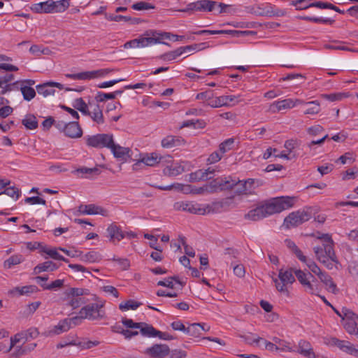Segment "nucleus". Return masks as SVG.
<instances>
[{
  "mask_svg": "<svg viewBox=\"0 0 358 358\" xmlns=\"http://www.w3.org/2000/svg\"><path fill=\"white\" fill-rule=\"evenodd\" d=\"M294 206V198L290 196L276 197L270 201L250 210L245 215V219L258 221L275 213H278Z\"/></svg>",
  "mask_w": 358,
  "mask_h": 358,
  "instance_id": "1",
  "label": "nucleus"
},
{
  "mask_svg": "<svg viewBox=\"0 0 358 358\" xmlns=\"http://www.w3.org/2000/svg\"><path fill=\"white\" fill-rule=\"evenodd\" d=\"M334 245H319L313 248V252L317 260L322 264L327 269H333L334 264H340L339 260L334 249ZM336 268L337 266H335Z\"/></svg>",
  "mask_w": 358,
  "mask_h": 358,
  "instance_id": "2",
  "label": "nucleus"
},
{
  "mask_svg": "<svg viewBox=\"0 0 358 358\" xmlns=\"http://www.w3.org/2000/svg\"><path fill=\"white\" fill-rule=\"evenodd\" d=\"M69 0L57 1L48 0L33 4L31 6V10L36 13H62L65 11L69 7Z\"/></svg>",
  "mask_w": 358,
  "mask_h": 358,
  "instance_id": "3",
  "label": "nucleus"
},
{
  "mask_svg": "<svg viewBox=\"0 0 358 358\" xmlns=\"http://www.w3.org/2000/svg\"><path fill=\"white\" fill-rule=\"evenodd\" d=\"M104 301L92 303L83 306L79 313L82 317L89 320H100L105 317Z\"/></svg>",
  "mask_w": 358,
  "mask_h": 358,
  "instance_id": "4",
  "label": "nucleus"
},
{
  "mask_svg": "<svg viewBox=\"0 0 358 358\" xmlns=\"http://www.w3.org/2000/svg\"><path fill=\"white\" fill-rule=\"evenodd\" d=\"M312 217L310 208H305L289 214L284 220L283 225L289 229L297 227L303 222L308 221Z\"/></svg>",
  "mask_w": 358,
  "mask_h": 358,
  "instance_id": "5",
  "label": "nucleus"
},
{
  "mask_svg": "<svg viewBox=\"0 0 358 358\" xmlns=\"http://www.w3.org/2000/svg\"><path fill=\"white\" fill-rule=\"evenodd\" d=\"M86 145L95 148H109L113 143V136L109 134H98L92 136H87L85 138Z\"/></svg>",
  "mask_w": 358,
  "mask_h": 358,
  "instance_id": "6",
  "label": "nucleus"
},
{
  "mask_svg": "<svg viewBox=\"0 0 358 358\" xmlns=\"http://www.w3.org/2000/svg\"><path fill=\"white\" fill-rule=\"evenodd\" d=\"M217 1L210 0H199L190 3L185 9L180 10V12L196 11H214L216 10Z\"/></svg>",
  "mask_w": 358,
  "mask_h": 358,
  "instance_id": "7",
  "label": "nucleus"
},
{
  "mask_svg": "<svg viewBox=\"0 0 358 358\" xmlns=\"http://www.w3.org/2000/svg\"><path fill=\"white\" fill-rule=\"evenodd\" d=\"M343 313L345 317V319L343 320L344 322L343 324L345 329L350 334H355L358 336V328L356 322V319H358V316L346 308H343Z\"/></svg>",
  "mask_w": 358,
  "mask_h": 358,
  "instance_id": "8",
  "label": "nucleus"
},
{
  "mask_svg": "<svg viewBox=\"0 0 358 358\" xmlns=\"http://www.w3.org/2000/svg\"><path fill=\"white\" fill-rule=\"evenodd\" d=\"M294 273L300 283L306 287L310 294H315L316 292L319 291V288L314 287L313 282L315 278L311 273L308 272L306 273L301 270H296L294 271Z\"/></svg>",
  "mask_w": 358,
  "mask_h": 358,
  "instance_id": "9",
  "label": "nucleus"
},
{
  "mask_svg": "<svg viewBox=\"0 0 358 358\" xmlns=\"http://www.w3.org/2000/svg\"><path fill=\"white\" fill-rule=\"evenodd\" d=\"M174 208L197 215H205L206 213V208L201 207V204L192 201H177L174 203Z\"/></svg>",
  "mask_w": 358,
  "mask_h": 358,
  "instance_id": "10",
  "label": "nucleus"
},
{
  "mask_svg": "<svg viewBox=\"0 0 358 358\" xmlns=\"http://www.w3.org/2000/svg\"><path fill=\"white\" fill-rule=\"evenodd\" d=\"M145 353L151 358H164L170 353V348L166 344H155L147 348Z\"/></svg>",
  "mask_w": 358,
  "mask_h": 358,
  "instance_id": "11",
  "label": "nucleus"
},
{
  "mask_svg": "<svg viewBox=\"0 0 358 358\" xmlns=\"http://www.w3.org/2000/svg\"><path fill=\"white\" fill-rule=\"evenodd\" d=\"M296 103H301L302 101L299 99H296L294 101L292 99H286L281 101H274L272 104H271L269 107V110L271 113H277L282 110L285 109H290L294 108Z\"/></svg>",
  "mask_w": 358,
  "mask_h": 358,
  "instance_id": "12",
  "label": "nucleus"
},
{
  "mask_svg": "<svg viewBox=\"0 0 358 358\" xmlns=\"http://www.w3.org/2000/svg\"><path fill=\"white\" fill-rule=\"evenodd\" d=\"M106 232L110 241L113 243L119 242L125 237L124 231L115 223H112L108 227Z\"/></svg>",
  "mask_w": 358,
  "mask_h": 358,
  "instance_id": "13",
  "label": "nucleus"
},
{
  "mask_svg": "<svg viewBox=\"0 0 358 358\" xmlns=\"http://www.w3.org/2000/svg\"><path fill=\"white\" fill-rule=\"evenodd\" d=\"M240 97V96H234V95H223L220 96H215V99L210 103V106L212 108H219L222 106H229V102L238 103L240 101L237 100V99Z\"/></svg>",
  "mask_w": 358,
  "mask_h": 358,
  "instance_id": "14",
  "label": "nucleus"
},
{
  "mask_svg": "<svg viewBox=\"0 0 358 358\" xmlns=\"http://www.w3.org/2000/svg\"><path fill=\"white\" fill-rule=\"evenodd\" d=\"M71 326L68 319L61 320L58 324L54 326L51 329L45 331L42 334L46 337L59 335L63 332L67 331Z\"/></svg>",
  "mask_w": 358,
  "mask_h": 358,
  "instance_id": "15",
  "label": "nucleus"
},
{
  "mask_svg": "<svg viewBox=\"0 0 358 358\" xmlns=\"http://www.w3.org/2000/svg\"><path fill=\"white\" fill-rule=\"evenodd\" d=\"M109 149L113 152L114 157L124 161H127L128 157H131L130 152L131 150L129 148L122 147L118 144H115L114 140L110 145Z\"/></svg>",
  "mask_w": 358,
  "mask_h": 358,
  "instance_id": "16",
  "label": "nucleus"
},
{
  "mask_svg": "<svg viewBox=\"0 0 358 358\" xmlns=\"http://www.w3.org/2000/svg\"><path fill=\"white\" fill-rule=\"evenodd\" d=\"M162 146L164 148L171 149L185 144V141L178 136L169 135L162 140Z\"/></svg>",
  "mask_w": 358,
  "mask_h": 358,
  "instance_id": "17",
  "label": "nucleus"
},
{
  "mask_svg": "<svg viewBox=\"0 0 358 358\" xmlns=\"http://www.w3.org/2000/svg\"><path fill=\"white\" fill-rule=\"evenodd\" d=\"M64 134L71 138H80L83 135V130L78 122H70L67 123Z\"/></svg>",
  "mask_w": 358,
  "mask_h": 358,
  "instance_id": "18",
  "label": "nucleus"
},
{
  "mask_svg": "<svg viewBox=\"0 0 358 358\" xmlns=\"http://www.w3.org/2000/svg\"><path fill=\"white\" fill-rule=\"evenodd\" d=\"M162 159V157L156 152H152L150 155H146L134 164V169H136V166L140 165L141 163L144 164L145 166H154L159 163Z\"/></svg>",
  "mask_w": 358,
  "mask_h": 358,
  "instance_id": "19",
  "label": "nucleus"
},
{
  "mask_svg": "<svg viewBox=\"0 0 358 358\" xmlns=\"http://www.w3.org/2000/svg\"><path fill=\"white\" fill-rule=\"evenodd\" d=\"M78 211L81 213L82 214H86V215H97L100 214L103 216L106 215V210L103 208L102 207L94 205V204H89V205H80L78 207Z\"/></svg>",
  "mask_w": 358,
  "mask_h": 358,
  "instance_id": "20",
  "label": "nucleus"
},
{
  "mask_svg": "<svg viewBox=\"0 0 358 358\" xmlns=\"http://www.w3.org/2000/svg\"><path fill=\"white\" fill-rule=\"evenodd\" d=\"M298 346H299V350L297 352L299 354L303 355L304 357H308V358H310V357L317 358V355H316L314 353L313 350L311 348V345L308 341H305V340H301L299 342Z\"/></svg>",
  "mask_w": 358,
  "mask_h": 358,
  "instance_id": "21",
  "label": "nucleus"
},
{
  "mask_svg": "<svg viewBox=\"0 0 358 358\" xmlns=\"http://www.w3.org/2000/svg\"><path fill=\"white\" fill-rule=\"evenodd\" d=\"M105 17L109 21L120 22L124 20L131 24H138L141 22L140 18L131 17L129 15H114V14H105Z\"/></svg>",
  "mask_w": 358,
  "mask_h": 358,
  "instance_id": "22",
  "label": "nucleus"
},
{
  "mask_svg": "<svg viewBox=\"0 0 358 358\" xmlns=\"http://www.w3.org/2000/svg\"><path fill=\"white\" fill-rule=\"evenodd\" d=\"M317 276L321 282L328 287L327 289L329 292L334 294H336L338 292L336 283L333 281V278L327 273L322 271Z\"/></svg>",
  "mask_w": 358,
  "mask_h": 358,
  "instance_id": "23",
  "label": "nucleus"
},
{
  "mask_svg": "<svg viewBox=\"0 0 358 358\" xmlns=\"http://www.w3.org/2000/svg\"><path fill=\"white\" fill-rule=\"evenodd\" d=\"M59 268L55 263L52 261H47L41 264H38L34 268V274H39L44 271H54Z\"/></svg>",
  "mask_w": 358,
  "mask_h": 358,
  "instance_id": "24",
  "label": "nucleus"
},
{
  "mask_svg": "<svg viewBox=\"0 0 358 358\" xmlns=\"http://www.w3.org/2000/svg\"><path fill=\"white\" fill-rule=\"evenodd\" d=\"M252 31H240V30H213V34H228L234 38H239L254 34Z\"/></svg>",
  "mask_w": 358,
  "mask_h": 358,
  "instance_id": "25",
  "label": "nucleus"
},
{
  "mask_svg": "<svg viewBox=\"0 0 358 358\" xmlns=\"http://www.w3.org/2000/svg\"><path fill=\"white\" fill-rule=\"evenodd\" d=\"M36 89L38 94H42L44 97L52 96L55 92V90L52 85L50 81L36 85Z\"/></svg>",
  "mask_w": 358,
  "mask_h": 358,
  "instance_id": "26",
  "label": "nucleus"
},
{
  "mask_svg": "<svg viewBox=\"0 0 358 358\" xmlns=\"http://www.w3.org/2000/svg\"><path fill=\"white\" fill-rule=\"evenodd\" d=\"M141 324H143L139 329L143 336L147 337H157V336L160 334V331L157 330L152 325L145 322H141Z\"/></svg>",
  "mask_w": 358,
  "mask_h": 358,
  "instance_id": "27",
  "label": "nucleus"
},
{
  "mask_svg": "<svg viewBox=\"0 0 358 358\" xmlns=\"http://www.w3.org/2000/svg\"><path fill=\"white\" fill-rule=\"evenodd\" d=\"M80 259L84 262H98L101 260V255L96 251H90L86 254H83V252H81Z\"/></svg>",
  "mask_w": 358,
  "mask_h": 358,
  "instance_id": "28",
  "label": "nucleus"
},
{
  "mask_svg": "<svg viewBox=\"0 0 358 358\" xmlns=\"http://www.w3.org/2000/svg\"><path fill=\"white\" fill-rule=\"evenodd\" d=\"M293 271L292 268H290L289 270L283 271L282 269H280L279 271L278 278L282 282L288 284V283H293L295 281L294 276L293 275Z\"/></svg>",
  "mask_w": 358,
  "mask_h": 358,
  "instance_id": "29",
  "label": "nucleus"
},
{
  "mask_svg": "<svg viewBox=\"0 0 358 358\" xmlns=\"http://www.w3.org/2000/svg\"><path fill=\"white\" fill-rule=\"evenodd\" d=\"M271 5L270 3L262 4L252 8V13L259 16H268L271 13Z\"/></svg>",
  "mask_w": 358,
  "mask_h": 358,
  "instance_id": "30",
  "label": "nucleus"
},
{
  "mask_svg": "<svg viewBox=\"0 0 358 358\" xmlns=\"http://www.w3.org/2000/svg\"><path fill=\"white\" fill-rule=\"evenodd\" d=\"M152 43H162L166 45L170 46V44L166 42H164V40H170L171 39V33L169 32H154L152 36Z\"/></svg>",
  "mask_w": 358,
  "mask_h": 358,
  "instance_id": "31",
  "label": "nucleus"
},
{
  "mask_svg": "<svg viewBox=\"0 0 358 358\" xmlns=\"http://www.w3.org/2000/svg\"><path fill=\"white\" fill-rule=\"evenodd\" d=\"M22 124L27 129L31 130L36 129L38 126L36 117L32 114L27 115L22 120Z\"/></svg>",
  "mask_w": 358,
  "mask_h": 358,
  "instance_id": "32",
  "label": "nucleus"
},
{
  "mask_svg": "<svg viewBox=\"0 0 358 358\" xmlns=\"http://www.w3.org/2000/svg\"><path fill=\"white\" fill-rule=\"evenodd\" d=\"M184 169L178 164H171L164 169L163 173L165 176H176L182 173Z\"/></svg>",
  "mask_w": 358,
  "mask_h": 358,
  "instance_id": "33",
  "label": "nucleus"
},
{
  "mask_svg": "<svg viewBox=\"0 0 358 358\" xmlns=\"http://www.w3.org/2000/svg\"><path fill=\"white\" fill-rule=\"evenodd\" d=\"M219 178L222 180V182L220 181V191L231 189L236 183V179L232 178L231 176L220 177Z\"/></svg>",
  "mask_w": 358,
  "mask_h": 358,
  "instance_id": "34",
  "label": "nucleus"
},
{
  "mask_svg": "<svg viewBox=\"0 0 358 358\" xmlns=\"http://www.w3.org/2000/svg\"><path fill=\"white\" fill-rule=\"evenodd\" d=\"M203 325L201 323H193L187 327L186 333L190 336L197 338L201 335Z\"/></svg>",
  "mask_w": 358,
  "mask_h": 358,
  "instance_id": "35",
  "label": "nucleus"
},
{
  "mask_svg": "<svg viewBox=\"0 0 358 358\" xmlns=\"http://www.w3.org/2000/svg\"><path fill=\"white\" fill-rule=\"evenodd\" d=\"M19 90L21 91L24 99L27 101H31L36 96V91L31 87L20 84Z\"/></svg>",
  "mask_w": 358,
  "mask_h": 358,
  "instance_id": "36",
  "label": "nucleus"
},
{
  "mask_svg": "<svg viewBox=\"0 0 358 358\" xmlns=\"http://www.w3.org/2000/svg\"><path fill=\"white\" fill-rule=\"evenodd\" d=\"M215 99V94L213 90H208L205 92L198 93L196 96V99L202 100L206 103V105L210 106V103Z\"/></svg>",
  "mask_w": 358,
  "mask_h": 358,
  "instance_id": "37",
  "label": "nucleus"
},
{
  "mask_svg": "<svg viewBox=\"0 0 358 358\" xmlns=\"http://www.w3.org/2000/svg\"><path fill=\"white\" fill-rule=\"evenodd\" d=\"M38 290V287L36 285H27L21 287H16L11 291V292H17L19 295H27L31 293L36 292Z\"/></svg>",
  "mask_w": 358,
  "mask_h": 358,
  "instance_id": "38",
  "label": "nucleus"
},
{
  "mask_svg": "<svg viewBox=\"0 0 358 358\" xmlns=\"http://www.w3.org/2000/svg\"><path fill=\"white\" fill-rule=\"evenodd\" d=\"M73 107L78 110L82 114L88 115L90 114V111L88 108V105L84 101L82 98L76 99L74 101Z\"/></svg>",
  "mask_w": 358,
  "mask_h": 358,
  "instance_id": "39",
  "label": "nucleus"
},
{
  "mask_svg": "<svg viewBox=\"0 0 358 358\" xmlns=\"http://www.w3.org/2000/svg\"><path fill=\"white\" fill-rule=\"evenodd\" d=\"M141 305H142L141 303L136 301L134 300L130 299V300H128V301H125L124 303H121L119 305V308L122 311H126V310H128L129 309L136 310L139 306H141Z\"/></svg>",
  "mask_w": 358,
  "mask_h": 358,
  "instance_id": "40",
  "label": "nucleus"
},
{
  "mask_svg": "<svg viewBox=\"0 0 358 358\" xmlns=\"http://www.w3.org/2000/svg\"><path fill=\"white\" fill-rule=\"evenodd\" d=\"M211 178V176H207V173L203 171V169H199L190 174V180L192 181L208 180Z\"/></svg>",
  "mask_w": 358,
  "mask_h": 358,
  "instance_id": "41",
  "label": "nucleus"
},
{
  "mask_svg": "<svg viewBox=\"0 0 358 358\" xmlns=\"http://www.w3.org/2000/svg\"><path fill=\"white\" fill-rule=\"evenodd\" d=\"M234 188V192L238 195L249 194V188L247 187V184L243 183V180H236V183Z\"/></svg>",
  "mask_w": 358,
  "mask_h": 358,
  "instance_id": "42",
  "label": "nucleus"
},
{
  "mask_svg": "<svg viewBox=\"0 0 358 358\" xmlns=\"http://www.w3.org/2000/svg\"><path fill=\"white\" fill-rule=\"evenodd\" d=\"M22 255H13L4 262L3 265L5 268H10L12 266L20 264L22 262Z\"/></svg>",
  "mask_w": 358,
  "mask_h": 358,
  "instance_id": "43",
  "label": "nucleus"
},
{
  "mask_svg": "<svg viewBox=\"0 0 358 358\" xmlns=\"http://www.w3.org/2000/svg\"><path fill=\"white\" fill-rule=\"evenodd\" d=\"M182 55L180 48L161 55L159 58L164 61H171Z\"/></svg>",
  "mask_w": 358,
  "mask_h": 358,
  "instance_id": "44",
  "label": "nucleus"
},
{
  "mask_svg": "<svg viewBox=\"0 0 358 358\" xmlns=\"http://www.w3.org/2000/svg\"><path fill=\"white\" fill-rule=\"evenodd\" d=\"M90 290L87 289L73 287L71 288L68 293V296L70 297H80L84 295H88Z\"/></svg>",
  "mask_w": 358,
  "mask_h": 358,
  "instance_id": "45",
  "label": "nucleus"
},
{
  "mask_svg": "<svg viewBox=\"0 0 358 358\" xmlns=\"http://www.w3.org/2000/svg\"><path fill=\"white\" fill-rule=\"evenodd\" d=\"M234 143V139L232 138L225 140L224 141L220 144L219 151L220 152L221 154H224L225 152L232 149Z\"/></svg>",
  "mask_w": 358,
  "mask_h": 358,
  "instance_id": "46",
  "label": "nucleus"
},
{
  "mask_svg": "<svg viewBox=\"0 0 358 358\" xmlns=\"http://www.w3.org/2000/svg\"><path fill=\"white\" fill-rule=\"evenodd\" d=\"M313 0H296L292 1L291 4L296 6L297 10H303L313 7Z\"/></svg>",
  "mask_w": 358,
  "mask_h": 358,
  "instance_id": "47",
  "label": "nucleus"
},
{
  "mask_svg": "<svg viewBox=\"0 0 358 358\" xmlns=\"http://www.w3.org/2000/svg\"><path fill=\"white\" fill-rule=\"evenodd\" d=\"M45 254H47L50 257L53 259L63 261L66 263H69V260L67 258H65L62 255H61L57 251L56 248H50L49 250L45 251Z\"/></svg>",
  "mask_w": 358,
  "mask_h": 358,
  "instance_id": "48",
  "label": "nucleus"
},
{
  "mask_svg": "<svg viewBox=\"0 0 358 358\" xmlns=\"http://www.w3.org/2000/svg\"><path fill=\"white\" fill-rule=\"evenodd\" d=\"M309 107L304 112L305 114L315 115L320 110V103L317 101H313L307 103Z\"/></svg>",
  "mask_w": 358,
  "mask_h": 358,
  "instance_id": "49",
  "label": "nucleus"
},
{
  "mask_svg": "<svg viewBox=\"0 0 358 358\" xmlns=\"http://www.w3.org/2000/svg\"><path fill=\"white\" fill-rule=\"evenodd\" d=\"M5 194L12 198H14L15 200H17L21 192L20 189L15 187H6L3 192H1L0 194Z\"/></svg>",
  "mask_w": 358,
  "mask_h": 358,
  "instance_id": "50",
  "label": "nucleus"
},
{
  "mask_svg": "<svg viewBox=\"0 0 358 358\" xmlns=\"http://www.w3.org/2000/svg\"><path fill=\"white\" fill-rule=\"evenodd\" d=\"M199 45H202V48L200 49H205L208 48V46L206 45V43H194L192 45L180 47V50H181V54L188 52V51H195L198 50V48H199Z\"/></svg>",
  "mask_w": 358,
  "mask_h": 358,
  "instance_id": "51",
  "label": "nucleus"
},
{
  "mask_svg": "<svg viewBox=\"0 0 358 358\" xmlns=\"http://www.w3.org/2000/svg\"><path fill=\"white\" fill-rule=\"evenodd\" d=\"M220 181L222 182V180H220L219 178H217L212 181H210L209 183L206 184L207 192H215L218 190L220 191Z\"/></svg>",
  "mask_w": 358,
  "mask_h": 358,
  "instance_id": "52",
  "label": "nucleus"
},
{
  "mask_svg": "<svg viewBox=\"0 0 358 358\" xmlns=\"http://www.w3.org/2000/svg\"><path fill=\"white\" fill-rule=\"evenodd\" d=\"M301 19L309 22H313L316 23H324V24H332L334 20H332L329 18H322V17H310V16H301Z\"/></svg>",
  "mask_w": 358,
  "mask_h": 358,
  "instance_id": "53",
  "label": "nucleus"
},
{
  "mask_svg": "<svg viewBox=\"0 0 358 358\" xmlns=\"http://www.w3.org/2000/svg\"><path fill=\"white\" fill-rule=\"evenodd\" d=\"M20 84L21 82L17 80L10 84L4 85L3 87H1L2 90L0 94L3 95L13 90H19Z\"/></svg>",
  "mask_w": 358,
  "mask_h": 358,
  "instance_id": "54",
  "label": "nucleus"
},
{
  "mask_svg": "<svg viewBox=\"0 0 358 358\" xmlns=\"http://www.w3.org/2000/svg\"><path fill=\"white\" fill-rule=\"evenodd\" d=\"M131 8L136 10H143L153 9V8H155V6L152 4L145 2V1H138V2L134 3L131 6Z\"/></svg>",
  "mask_w": 358,
  "mask_h": 358,
  "instance_id": "55",
  "label": "nucleus"
},
{
  "mask_svg": "<svg viewBox=\"0 0 358 358\" xmlns=\"http://www.w3.org/2000/svg\"><path fill=\"white\" fill-rule=\"evenodd\" d=\"M94 99L97 103L103 102L108 99H114L115 94H112V92L105 93V92H98L96 93Z\"/></svg>",
  "mask_w": 358,
  "mask_h": 358,
  "instance_id": "56",
  "label": "nucleus"
},
{
  "mask_svg": "<svg viewBox=\"0 0 358 358\" xmlns=\"http://www.w3.org/2000/svg\"><path fill=\"white\" fill-rule=\"evenodd\" d=\"M113 70L110 69H103L96 71H87L88 76H90V79L94 78L96 77H103L109 73L112 72Z\"/></svg>",
  "mask_w": 358,
  "mask_h": 358,
  "instance_id": "57",
  "label": "nucleus"
},
{
  "mask_svg": "<svg viewBox=\"0 0 358 358\" xmlns=\"http://www.w3.org/2000/svg\"><path fill=\"white\" fill-rule=\"evenodd\" d=\"M232 200H233V196L228 197V198L224 199L221 201L213 203V206L214 209H217V210L222 209V208H224L229 206L230 205V203H231Z\"/></svg>",
  "mask_w": 358,
  "mask_h": 358,
  "instance_id": "58",
  "label": "nucleus"
},
{
  "mask_svg": "<svg viewBox=\"0 0 358 358\" xmlns=\"http://www.w3.org/2000/svg\"><path fill=\"white\" fill-rule=\"evenodd\" d=\"M100 343L98 341H83L77 343L76 346L79 347L81 349H90L93 347L99 345Z\"/></svg>",
  "mask_w": 358,
  "mask_h": 358,
  "instance_id": "59",
  "label": "nucleus"
},
{
  "mask_svg": "<svg viewBox=\"0 0 358 358\" xmlns=\"http://www.w3.org/2000/svg\"><path fill=\"white\" fill-rule=\"evenodd\" d=\"M87 116H90L92 120L98 124L104 123L102 110H99L98 112H90V114Z\"/></svg>",
  "mask_w": 358,
  "mask_h": 358,
  "instance_id": "60",
  "label": "nucleus"
},
{
  "mask_svg": "<svg viewBox=\"0 0 358 358\" xmlns=\"http://www.w3.org/2000/svg\"><path fill=\"white\" fill-rule=\"evenodd\" d=\"M64 280H56L53 282H52L50 284L48 285H42V288L43 289H48V290H53L56 289L57 288H61L64 285Z\"/></svg>",
  "mask_w": 358,
  "mask_h": 358,
  "instance_id": "61",
  "label": "nucleus"
},
{
  "mask_svg": "<svg viewBox=\"0 0 358 358\" xmlns=\"http://www.w3.org/2000/svg\"><path fill=\"white\" fill-rule=\"evenodd\" d=\"M66 78L74 80H90V76H88V72H81L78 73H67L65 75Z\"/></svg>",
  "mask_w": 358,
  "mask_h": 358,
  "instance_id": "62",
  "label": "nucleus"
},
{
  "mask_svg": "<svg viewBox=\"0 0 358 358\" xmlns=\"http://www.w3.org/2000/svg\"><path fill=\"white\" fill-rule=\"evenodd\" d=\"M122 323L124 326L129 329H138L143 324H141V322H134L131 319H128L127 317L122 318Z\"/></svg>",
  "mask_w": 358,
  "mask_h": 358,
  "instance_id": "63",
  "label": "nucleus"
},
{
  "mask_svg": "<svg viewBox=\"0 0 358 358\" xmlns=\"http://www.w3.org/2000/svg\"><path fill=\"white\" fill-rule=\"evenodd\" d=\"M306 266L308 267L310 271L315 273V275H318L321 272V269L320 267L317 265V264L312 259H307L306 262H304Z\"/></svg>",
  "mask_w": 358,
  "mask_h": 358,
  "instance_id": "64",
  "label": "nucleus"
}]
</instances>
